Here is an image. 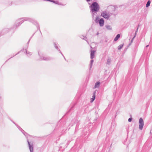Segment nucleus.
<instances>
[{
  "label": "nucleus",
  "instance_id": "1",
  "mask_svg": "<svg viewBox=\"0 0 152 152\" xmlns=\"http://www.w3.org/2000/svg\"><path fill=\"white\" fill-rule=\"evenodd\" d=\"M91 8L92 12L98 11L99 9V6L96 2H93L91 6Z\"/></svg>",
  "mask_w": 152,
  "mask_h": 152
},
{
  "label": "nucleus",
  "instance_id": "8",
  "mask_svg": "<svg viewBox=\"0 0 152 152\" xmlns=\"http://www.w3.org/2000/svg\"><path fill=\"white\" fill-rule=\"evenodd\" d=\"M144 124H140L139 125V128L140 129H142Z\"/></svg>",
  "mask_w": 152,
  "mask_h": 152
},
{
  "label": "nucleus",
  "instance_id": "15",
  "mask_svg": "<svg viewBox=\"0 0 152 152\" xmlns=\"http://www.w3.org/2000/svg\"><path fill=\"white\" fill-rule=\"evenodd\" d=\"M148 45H147V46H146V47H148Z\"/></svg>",
  "mask_w": 152,
  "mask_h": 152
},
{
  "label": "nucleus",
  "instance_id": "7",
  "mask_svg": "<svg viewBox=\"0 0 152 152\" xmlns=\"http://www.w3.org/2000/svg\"><path fill=\"white\" fill-rule=\"evenodd\" d=\"M120 37V35L119 34H118L117 35L116 37L115 38L114 40L115 41H116L118 40V38Z\"/></svg>",
  "mask_w": 152,
  "mask_h": 152
},
{
  "label": "nucleus",
  "instance_id": "3",
  "mask_svg": "<svg viewBox=\"0 0 152 152\" xmlns=\"http://www.w3.org/2000/svg\"><path fill=\"white\" fill-rule=\"evenodd\" d=\"M99 24L101 26H103L104 24V20L103 19H101L99 21Z\"/></svg>",
  "mask_w": 152,
  "mask_h": 152
},
{
  "label": "nucleus",
  "instance_id": "10",
  "mask_svg": "<svg viewBox=\"0 0 152 152\" xmlns=\"http://www.w3.org/2000/svg\"><path fill=\"white\" fill-rule=\"evenodd\" d=\"M139 124H144L143 120L142 118H140L139 119Z\"/></svg>",
  "mask_w": 152,
  "mask_h": 152
},
{
  "label": "nucleus",
  "instance_id": "13",
  "mask_svg": "<svg viewBox=\"0 0 152 152\" xmlns=\"http://www.w3.org/2000/svg\"><path fill=\"white\" fill-rule=\"evenodd\" d=\"M132 118H129L128 119V121L129 122H131L132 121Z\"/></svg>",
  "mask_w": 152,
  "mask_h": 152
},
{
  "label": "nucleus",
  "instance_id": "4",
  "mask_svg": "<svg viewBox=\"0 0 152 152\" xmlns=\"http://www.w3.org/2000/svg\"><path fill=\"white\" fill-rule=\"evenodd\" d=\"M95 98V92H94L93 94L92 97L91 99V102H93Z\"/></svg>",
  "mask_w": 152,
  "mask_h": 152
},
{
  "label": "nucleus",
  "instance_id": "6",
  "mask_svg": "<svg viewBox=\"0 0 152 152\" xmlns=\"http://www.w3.org/2000/svg\"><path fill=\"white\" fill-rule=\"evenodd\" d=\"M100 84V82H97L95 84L94 88L99 87Z\"/></svg>",
  "mask_w": 152,
  "mask_h": 152
},
{
  "label": "nucleus",
  "instance_id": "14",
  "mask_svg": "<svg viewBox=\"0 0 152 152\" xmlns=\"http://www.w3.org/2000/svg\"><path fill=\"white\" fill-rule=\"evenodd\" d=\"M90 0H86L87 1H89Z\"/></svg>",
  "mask_w": 152,
  "mask_h": 152
},
{
  "label": "nucleus",
  "instance_id": "9",
  "mask_svg": "<svg viewBox=\"0 0 152 152\" xmlns=\"http://www.w3.org/2000/svg\"><path fill=\"white\" fill-rule=\"evenodd\" d=\"M124 45V44L121 45H119L118 47V50H120L123 48Z\"/></svg>",
  "mask_w": 152,
  "mask_h": 152
},
{
  "label": "nucleus",
  "instance_id": "17",
  "mask_svg": "<svg viewBox=\"0 0 152 152\" xmlns=\"http://www.w3.org/2000/svg\"><path fill=\"white\" fill-rule=\"evenodd\" d=\"M135 37V36H134V37H133V38H134V37Z\"/></svg>",
  "mask_w": 152,
  "mask_h": 152
},
{
  "label": "nucleus",
  "instance_id": "18",
  "mask_svg": "<svg viewBox=\"0 0 152 152\" xmlns=\"http://www.w3.org/2000/svg\"><path fill=\"white\" fill-rule=\"evenodd\" d=\"M135 37V36H134V37H133V38H134V37Z\"/></svg>",
  "mask_w": 152,
  "mask_h": 152
},
{
  "label": "nucleus",
  "instance_id": "5",
  "mask_svg": "<svg viewBox=\"0 0 152 152\" xmlns=\"http://www.w3.org/2000/svg\"><path fill=\"white\" fill-rule=\"evenodd\" d=\"M95 51H92L91 52V58L92 59L94 57Z\"/></svg>",
  "mask_w": 152,
  "mask_h": 152
},
{
  "label": "nucleus",
  "instance_id": "11",
  "mask_svg": "<svg viewBox=\"0 0 152 152\" xmlns=\"http://www.w3.org/2000/svg\"><path fill=\"white\" fill-rule=\"evenodd\" d=\"M150 3H151L150 1L149 0L148 1L147 4H146V7H149L150 5Z\"/></svg>",
  "mask_w": 152,
  "mask_h": 152
},
{
  "label": "nucleus",
  "instance_id": "16",
  "mask_svg": "<svg viewBox=\"0 0 152 152\" xmlns=\"http://www.w3.org/2000/svg\"><path fill=\"white\" fill-rule=\"evenodd\" d=\"M135 37V36H134V37H133V38H134V37Z\"/></svg>",
  "mask_w": 152,
  "mask_h": 152
},
{
  "label": "nucleus",
  "instance_id": "2",
  "mask_svg": "<svg viewBox=\"0 0 152 152\" xmlns=\"http://www.w3.org/2000/svg\"><path fill=\"white\" fill-rule=\"evenodd\" d=\"M101 15L104 18L108 19L110 17L109 15L106 12H103L101 13Z\"/></svg>",
  "mask_w": 152,
  "mask_h": 152
},
{
  "label": "nucleus",
  "instance_id": "12",
  "mask_svg": "<svg viewBox=\"0 0 152 152\" xmlns=\"http://www.w3.org/2000/svg\"><path fill=\"white\" fill-rule=\"evenodd\" d=\"M99 19V18L98 16H97L96 17L95 20L96 23H97L98 22Z\"/></svg>",
  "mask_w": 152,
  "mask_h": 152
}]
</instances>
